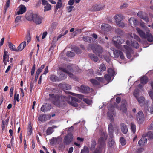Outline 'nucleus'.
Returning a JSON list of instances; mask_svg holds the SVG:
<instances>
[{"mask_svg":"<svg viewBox=\"0 0 153 153\" xmlns=\"http://www.w3.org/2000/svg\"><path fill=\"white\" fill-rule=\"evenodd\" d=\"M101 29L103 31L109 32L111 30L112 28L109 25L104 23L102 25Z\"/></svg>","mask_w":153,"mask_h":153,"instance_id":"14","label":"nucleus"},{"mask_svg":"<svg viewBox=\"0 0 153 153\" xmlns=\"http://www.w3.org/2000/svg\"><path fill=\"white\" fill-rule=\"evenodd\" d=\"M127 105V103L126 101L125 100H122L121 102V104L120 108L117 104H115L114 105L117 109L120 110L123 112L126 113L127 111L126 108Z\"/></svg>","mask_w":153,"mask_h":153,"instance_id":"4","label":"nucleus"},{"mask_svg":"<svg viewBox=\"0 0 153 153\" xmlns=\"http://www.w3.org/2000/svg\"><path fill=\"white\" fill-rule=\"evenodd\" d=\"M28 131L27 133V135L30 136L32 133V128L31 123H29L28 125Z\"/></svg>","mask_w":153,"mask_h":153,"instance_id":"35","label":"nucleus"},{"mask_svg":"<svg viewBox=\"0 0 153 153\" xmlns=\"http://www.w3.org/2000/svg\"><path fill=\"white\" fill-rule=\"evenodd\" d=\"M115 32L116 33L121 36H122L124 34V32L123 31L119 28H117L115 30Z\"/></svg>","mask_w":153,"mask_h":153,"instance_id":"44","label":"nucleus"},{"mask_svg":"<svg viewBox=\"0 0 153 153\" xmlns=\"http://www.w3.org/2000/svg\"><path fill=\"white\" fill-rule=\"evenodd\" d=\"M117 25L120 27H124L125 26V24L123 22H118L116 23Z\"/></svg>","mask_w":153,"mask_h":153,"instance_id":"59","label":"nucleus"},{"mask_svg":"<svg viewBox=\"0 0 153 153\" xmlns=\"http://www.w3.org/2000/svg\"><path fill=\"white\" fill-rule=\"evenodd\" d=\"M107 115L109 117V120L111 122H113L114 120L113 118V116H114V115L113 114V113L111 112H111H108L107 113Z\"/></svg>","mask_w":153,"mask_h":153,"instance_id":"47","label":"nucleus"},{"mask_svg":"<svg viewBox=\"0 0 153 153\" xmlns=\"http://www.w3.org/2000/svg\"><path fill=\"white\" fill-rule=\"evenodd\" d=\"M88 56L90 58L94 61L97 62L98 61V57L94 54H89Z\"/></svg>","mask_w":153,"mask_h":153,"instance_id":"34","label":"nucleus"},{"mask_svg":"<svg viewBox=\"0 0 153 153\" xmlns=\"http://www.w3.org/2000/svg\"><path fill=\"white\" fill-rule=\"evenodd\" d=\"M68 94H69L73 96L79 98H81L83 96V95H82L74 93L71 92H68Z\"/></svg>","mask_w":153,"mask_h":153,"instance_id":"53","label":"nucleus"},{"mask_svg":"<svg viewBox=\"0 0 153 153\" xmlns=\"http://www.w3.org/2000/svg\"><path fill=\"white\" fill-rule=\"evenodd\" d=\"M51 106L50 104L47 103L42 105L41 108V110L42 112H45L50 110L51 109Z\"/></svg>","mask_w":153,"mask_h":153,"instance_id":"11","label":"nucleus"},{"mask_svg":"<svg viewBox=\"0 0 153 153\" xmlns=\"http://www.w3.org/2000/svg\"><path fill=\"white\" fill-rule=\"evenodd\" d=\"M83 100L85 103L88 105H90L92 103V100L87 98H83Z\"/></svg>","mask_w":153,"mask_h":153,"instance_id":"58","label":"nucleus"},{"mask_svg":"<svg viewBox=\"0 0 153 153\" xmlns=\"http://www.w3.org/2000/svg\"><path fill=\"white\" fill-rule=\"evenodd\" d=\"M62 3L61 0H58V1L57 2L54 11L55 12H56L58 9H60L62 7Z\"/></svg>","mask_w":153,"mask_h":153,"instance_id":"27","label":"nucleus"},{"mask_svg":"<svg viewBox=\"0 0 153 153\" xmlns=\"http://www.w3.org/2000/svg\"><path fill=\"white\" fill-rule=\"evenodd\" d=\"M82 29H76V30L73 32L74 36H75L79 33H81L82 32Z\"/></svg>","mask_w":153,"mask_h":153,"instance_id":"56","label":"nucleus"},{"mask_svg":"<svg viewBox=\"0 0 153 153\" xmlns=\"http://www.w3.org/2000/svg\"><path fill=\"white\" fill-rule=\"evenodd\" d=\"M136 30L139 36L141 38H146V34L142 30L138 27L136 28Z\"/></svg>","mask_w":153,"mask_h":153,"instance_id":"25","label":"nucleus"},{"mask_svg":"<svg viewBox=\"0 0 153 153\" xmlns=\"http://www.w3.org/2000/svg\"><path fill=\"white\" fill-rule=\"evenodd\" d=\"M57 128V126L53 125L52 126L48 127L46 131V133L47 135H50L51 134L53 131V129Z\"/></svg>","mask_w":153,"mask_h":153,"instance_id":"19","label":"nucleus"},{"mask_svg":"<svg viewBox=\"0 0 153 153\" xmlns=\"http://www.w3.org/2000/svg\"><path fill=\"white\" fill-rule=\"evenodd\" d=\"M73 140L72 137L70 135H67L64 138L63 143L65 145H69Z\"/></svg>","mask_w":153,"mask_h":153,"instance_id":"15","label":"nucleus"},{"mask_svg":"<svg viewBox=\"0 0 153 153\" xmlns=\"http://www.w3.org/2000/svg\"><path fill=\"white\" fill-rule=\"evenodd\" d=\"M97 145L96 142L95 140H92L91 141V144L89 147L91 151H93L95 149V147Z\"/></svg>","mask_w":153,"mask_h":153,"instance_id":"36","label":"nucleus"},{"mask_svg":"<svg viewBox=\"0 0 153 153\" xmlns=\"http://www.w3.org/2000/svg\"><path fill=\"white\" fill-rule=\"evenodd\" d=\"M42 4L44 6V11L46 12L50 10L51 8V5L46 0H41Z\"/></svg>","mask_w":153,"mask_h":153,"instance_id":"8","label":"nucleus"},{"mask_svg":"<svg viewBox=\"0 0 153 153\" xmlns=\"http://www.w3.org/2000/svg\"><path fill=\"white\" fill-rule=\"evenodd\" d=\"M88 148L87 147H84L83 149L81 151V153H89Z\"/></svg>","mask_w":153,"mask_h":153,"instance_id":"52","label":"nucleus"},{"mask_svg":"<svg viewBox=\"0 0 153 153\" xmlns=\"http://www.w3.org/2000/svg\"><path fill=\"white\" fill-rule=\"evenodd\" d=\"M71 88V85L68 84L65 85L64 87V89L66 90H69Z\"/></svg>","mask_w":153,"mask_h":153,"instance_id":"64","label":"nucleus"},{"mask_svg":"<svg viewBox=\"0 0 153 153\" xmlns=\"http://www.w3.org/2000/svg\"><path fill=\"white\" fill-rule=\"evenodd\" d=\"M147 140V139L145 137H142L138 141V144L140 146H143L146 143Z\"/></svg>","mask_w":153,"mask_h":153,"instance_id":"22","label":"nucleus"},{"mask_svg":"<svg viewBox=\"0 0 153 153\" xmlns=\"http://www.w3.org/2000/svg\"><path fill=\"white\" fill-rule=\"evenodd\" d=\"M104 148L97 145L96 149L94 150L93 153H102L103 149Z\"/></svg>","mask_w":153,"mask_h":153,"instance_id":"31","label":"nucleus"},{"mask_svg":"<svg viewBox=\"0 0 153 153\" xmlns=\"http://www.w3.org/2000/svg\"><path fill=\"white\" fill-rule=\"evenodd\" d=\"M148 81V77L145 76H143L140 79V82L141 84L143 85L146 84Z\"/></svg>","mask_w":153,"mask_h":153,"instance_id":"29","label":"nucleus"},{"mask_svg":"<svg viewBox=\"0 0 153 153\" xmlns=\"http://www.w3.org/2000/svg\"><path fill=\"white\" fill-rule=\"evenodd\" d=\"M50 79L53 82H56L59 81L58 77L54 75L51 74L50 76Z\"/></svg>","mask_w":153,"mask_h":153,"instance_id":"33","label":"nucleus"},{"mask_svg":"<svg viewBox=\"0 0 153 153\" xmlns=\"http://www.w3.org/2000/svg\"><path fill=\"white\" fill-rule=\"evenodd\" d=\"M108 110L111 111V112L113 113V114L114 116H116V113L114 111V107L112 104H110L108 105Z\"/></svg>","mask_w":153,"mask_h":153,"instance_id":"28","label":"nucleus"},{"mask_svg":"<svg viewBox=\"0 0 153 153\" xmlns=\"http://www.w3.org/2000/svg\"><path fill=\"white\" fill-rule=\"evenodd\" d=\"M66 55L69 57L71 58L74 57L75 54L73 52L70 51H68L67 52Z\"/></svg>","mask_w":153,"mask_h":153,"instance_id":"49","label":"nucleus"},{"mask_svg":"<svg viewBox=\"0 0 153 153\" xmlns=\"http://www.w3.org/2000/svg\"><path fill=\"white\" fill-rule=\"evenodd\" d=\"M82 38L84 41L86 42H90L92 39V38L91 37H89L87 36H84Z\"/></svg>","mask_w":153,"mask_h":153,"instance_id":"46","label":"nucleus"},{"mask_svg":"<svg viewBox=\"0 0 153 153\" xmlns=\"http://www.w3.org/2000/svg\"><path fill=\"white\" fill-rule=\"evenodd\" d=\"M14 89V87H11L10 88L9 92V94L10 97H12L13 96Z\"/></svg>","mask_w":153,"mask_h":153,"instance_id":"61","label":"nucleus"},{"mask_svg":"<svg viewBox=\"0 0 153 153\" xmlns=\"http://www.w3.org/2000/svg\"><path fill=\"white\" fill-rule=\"evenodd\" d=\"M58 25L57 22H54L52 23L51 25V27L53 29H55Z\"/></svg>","mask_w":153,"mask_h":153,"instance_id":"60","label":"nucleus"},{"mask_svg":"<svg viewBox=\"0 0 153 153\" xmlns=\"http://www.w3.org/2000/svg\"><path fill=\"white\" fill-rule=\"evenodd\" d=\"M128 21L131 25H132L135 27L137 25V20L135 18H131L129 19Z\"/></svg>","mask_w":153,"mask_h":153,"instance_id":"21","label":"nucleus"},{"mask_svg":"<svg viewBox=\"0 0 153 153\" xmlns=\"http://www.w3.org/2000/svg\"><path fill=\"white\" fill-rule=\"evenodd\" d=\"M74 50L77 54H81L82 52V51L80 49L76 46L74 48Z\"/></svg>","mask_w":153,"mask_h":153,"instance_id":"45","label":"nucleus"},{"mask_svg":"<svg viewBox=\"0 0 153 153\" xmlns=\"http://www.w3.org/2000/svg\"><path fill=\"white\" fill-rule=\"evenodd\" d=\"M49 97L48 99V100L58 107L65 105L66 102H69V98L63 95L51 93L49 94Z\"/></svg>","mask_w":153,"mask_h":153,"instance_id":"1","label":"nucleus"},{"mask_svg":"<svg viewBox=\"0 0 153 153\" xmlns=\"http://www.w3.org/2000/svg\"><path fill=\"white\" fill-rule=\"evenodd\" d=\"M69 98V102H67L68 103L70 104L71 105L75 107H77L78 106V104L77 102H75V101L71 100V101L70 102V98L69 97H68Z\"/></svg>","mask_w":153,"mask_h":153,"instance_id":"42","label":"nucleus"},{"mask_svg":"<svg viewBox=\"0 0 153 153\" xmlns=\"http://www.w3.org/2000/svg\"><path fill=\"white\" fill-rule=\"evenodd\" d=\"M35 64H34L33 65L32 69L31 71V75H33L35 71Z\"/></svg>","mask_w":153,"mask_h":153,"instance_id":"63","label":"nucleus"},{"mask_svg":"<svg viewBox=\"0 0 153 153\" xmlns=\"http://www.w3.org/2000/svg\"><path fill=\"white\" fill-rule=\"evenodd\" d=\"M113 54L114 57L116 58H118L120 57L121 59L123 60L125 59L123 53L119 50H114Z\"/></svg>","mask_w":153,"mask_h":153,"instance_id":"7","label":"nucleus"},{"mask_svg":"<svg viewBox=\"0 0 153 153\" xmlns=\"http://www.w3.org/2000/svg\"><path fill=\"white\" fill-rule=\"evenodd\" d=\"M108 73L109 75L111 76H114L115 75V71L113 69L111 68H109L108 69Z\"/></svg>","mask_w":153,"mask_h":153,"instance_id":"43","label":"nucleus"},{"mask_svg":"<svg viewBox=\"0 0 153 153\" xmlns=\"http://www.w3.org/2000/svg\"><path fill=\"white\" fill-rule=\"evenodd\" d=\"M123 16L121 14H117L115 16V19L116 23L119 22L123 19Z\"/></svg>","mask_w":153,"mask_h":153,"instance_id":"24","label":"nucleus"},{"mask_svg":"<svg viewBox=\"0 0 153 153\" xmlns=\"http://www.w3.org/2000/svg\"><path fill=\"white\" fill-rule=\"evenodd\" d=\"M34 14L33 13H27L26 15V19L29 21H33L34 17Z\"/></svg>","mask_w":153,"mask_h":153,"instance_id":"30","label":"nucleus"},{"mask_svg":"<svg viewBox=\"0 0 153 153\" xmlns=\"http://www.w3.org/2000/svg\"><path fill=\"white\" fill-rule=\"evenodd\" d=\"M139 92V90L138 89H136L133 92V95L136 99L138 97Z\"/></svg>","mask_w":153,"mask_h":153,"instance_id":"48","label":"nucleus"},{"mask_svg":"<svg viewBox=\"0 0 153 153\" xmlns=\"http://www.w3.org/2000/svg\"><path fill=\"white\" fill-rule=\"evenodd\" d=\"M95 79H92L90 80V82L94 86H96L100 84V82H103L104 79L102 77H95Z\"/></svg>","mask_w":153,"mask_h":153,"instance_id":"5","label":"nucleus"},{"mask_svg":"<svg viewBox=\"0 0 153 153\" xmlns=\"http://www.w3.org/2000/svg\"><path fill=\"white\" fill-rule=\"evenodd\" d=\"M10 0H8L6 3V4L4 8L5 12H6L7 8L9 7L10 5Z\"/></svg>","mask_w":153,"mask_h":153,"instance_id":"51","label":"nucleus"},{"mask_svg":"<svg viewBox=\"0 0 153 153\" xmlns=\"http://www.w3.org/2000/svg\"><path fill=\"white\" fill-rule=\"evenodd\" d=\"M139 104L141 106H143L145 104V100L144 97L142 96L137 98Z\"/></svg>","mask_w":153,"mask_h":153,"instance_id":"23","label":"nucleus"},{"mask_svg":"<svg viewBox=\"0 0 153 153\" xmlns=\"http://www.w3.org/2000/svg\"><path fill=\"white\" fill-rule=\"evenodd\" d=\"M109 146L110 148H114L116 145V143L113 139H111V141L108 142Z\"/></svg>","mask_w":153,"mask_h":153,"instance_id":"41","label":"nucleus"},{"mask_svg":"<svg viewBox=\"0 0 153 153\" xmlns=\"http://www.w3.org/2000/svg\"><path fill=\"white\" fill-rule=\"evenodd\" d=\"M90 91V88L89 87L84 86H81L79 89L80 92L85 94L88 93Z\"/></svg>","mask_w":153,"mask_h":153,"instance_id":"17","label":"nucleus"},{"mask_svg":"<svg viewBox=\"0 0 153 153\" xmlns=\"http://www.w3.org/2000/svg\"><path fill=\"white\" fill-rule=\"evenodd\" d=\"M131 129L133 133H135L136 132V126L134 124L131 123Z\"/></svg>","mask_w":153,"mask_h":153,"instance_id":"55","label":"nucleus"},{"mask_svg":"<svg viewBox=\"0 0 153 153\" xmlns=\"http://www.w3.org/2000/svg\"><path fill=\"white\" fill-rule=\"evenodd\" d=\"M9 47L10 50L12 51L16 52V49L14 45L10 42H8Z\"/></svg>","mask_w":153,"mask_h":153,"instance_id":"40","label":"nucleus"},{"mask_svg":"<svg viewBox=\"0 0 153 153\" xmlns=\"http://www.w3.org/2000/svg\"><path fill=\"white\" fill-rule=\"evenodd\" d=\"M120 142L122 146H124L126 144V141L125 139L123 137H121L120 139Z\"/></svg>","mask_w":153,"mask_h":153,"instance_id":"54","label":"nucleus"},{"mask_svg":"<svg viewBox=\"0 0 153 153\" xmlns=\"http://www.w3.org/2000/svg\"><path fill=\"white\" fill-rule=\"evenodd\" d=\"M122 132L124 134H126L128 132L127 128L126 125L123 123H122L120 124Z\"/></svg>","mask_w":153,"mask_h":153,"instance_id":"20","label":"nucleus"},{"mask_svg":"<svg viewBox=\"0 0 153 153\" xmlns=\"http://www.w3.org/2000/svg\"><path fill=\"white\" fill-rule=\"evenodd\" d=\"M131 45L136 49L138 48L139 47V44L135 41H131Z\"/></svg>","mask_w":153,"mask_h":153,"instance_id":"38","label":"nucleus"},{"mask_svg":"<svg viewBox=\"0 0 153 153\" xmlns=\"http://www.w3.org/2000/svg\"><path fill=\"white\" fill-rule=\"evenodd\" d=\"M33 21L36 24H40L42 22V19L38 15L34 14V17L33 20Z\"/></svg>","mask_w":153,"mask_h":153,"instance_id":"13","label":"nucleus"},{"mask_svg":"<svg viewBox=\"0 0 153 153\" xmlns=\"http://www.w3.org/2000/svg\"><path fill=\"white\" fill-rule=\"evenodd\" d=\"M26 44L25 41L22 42L18 46L17 48L16 49V52L22 51L26 46Z\"/></svg>","mask_w":153,"mask_h":153,"instance_id":"18","label":"nucleus"},{"mask_svg":"<svg viewBox=\"0 0 153 153\" xmlns=\"http://www.w3.org/2000/svg\"><path fill=\"white\" fill-rule=\"evenodd\" d=\"M136 118L138 121H140V123L143 121L144 120V115L142 111H139L136 115Z\"/></svg>","mask_w":153,"mask_h":153,"instance_id":"12","label":"nucleus"},{"mask_svg":"<svg viewBox=\"0 0 153 153\" xmlns=\"http://www.w3.org/2000/svg\"><path fill=\"white\" fill-rule=\"evenodd\" d=\"M51 118V115H45L44 114H41L38 118L39 120L40 121H45L50 120Z\"/></svg>","mask_w":153,"mask_h":153,"instance_id":"9","label":"nucleus"},{"mask_svg":"<svg viewBox=\"0 0 153 153\" xmlns=\"http://www.w3.org/2000/svg\"><path fill=\"white\" fill-rule=\"evenodd\" d=\"M111 76L108 74H106L104 75V78L107 81L110 82L111 80Z\"/></svg>","mask_w":153,"mask_h":153,"instance_id":"57","label":"nucleus"},{"mask_svg":"<svg viewBox=\"0 0 153 153\" xmlns=\"http://www.w3.org/2000/svg\"><path fill=\"white\" fill-rule=\"evenodd\" d=\"M112 41L114 45L118 48L119 45L122 44V39L120 37L118 36H114L113 37Z\"/></svg>","mask_w":153,"mask_h":153,"instance_id":"6","label":"nucleus"},{"mask_svg":"<svg viewBox=\"0 0 153 153\" xmlns=\"http://www.w3.org/2000/svg\"><path fill=\"white\" fill-rule=\"evenodd\" d=\"M148 137V139L151 140L153 138V133L151 131L148 132L145 135V137Z\"/></svg>","mask_w":153,"mask_h":153,"instance_id":"39","label":"nucleus"},{"mask_svg":"<svg viewBox=\"0 0 153 153\" xmlns=\"http://www.w3.org/2000/svg\"><path fill=\"white\" fill-rule=\"evenodd\" d=\"M26 11V7L25 6L21 5L19 11L17 12L18 15L22 14L25 12Z\"/></svg>","mask_w":153,"mask_h":153,"instance_id":"26","label":"nucleus"},{"mask_svg":"<svg viewBox=\"0 0 153 153\" xmlns=\"http://www.w3.org/2000/svg\"><path fill=\"white\" fill-rule=\"evenodd\" d=\"M9 54H8V52L5 50L4 52L3 60L4 63L5 65H7L6 62H9Z\"/></svg>","mask_w":153,"mask_h":153,"instance_id":"16","label":"nucleus"},{"mask_svg":"<svg viewBox=\"0 0 153 153\" xmlns=\"http://www.w3.org/2000/svg\"><path fill=\"white\" fill-rule=\"evenodd\" d=\"M108 135L104 132L103 133V135L100 137L97 141V145L104 148L106 146L105 141L107 139Z\"/></svg>","mask_w":153,"mask_h":153,"instance_id":"3","label":"nucleus"},{"mask_svg":"<svg viewBox=\"0 0 153 153\" xmlns=\"http://www.w3.org/2000/svg\"><path fill=\"white\" fill-rule=\"evenodd\" d=\"M102 71H105L106 69V67L105 65L103 63L100 65L99 68Z\"/></svg>","mask_w":153,"mask_h":153,"instance_id":"50","label":"nucleus"},{"mask_svg":"<svg viewBox=\"0 0 153 153\" xmlns=\"http://www.w3.org/2000/svg\"><path fill=\"white\" fill-rule=\"evenodd\" d=\"M105 7V5L102 4H96L92 7L94 11H100L103 9Z\"/></svg>","mask_w":153,"mask_h":153,"instance_id":"10","label":"nucleus"},{"mask_svg":"<svg viewBox=\"0 0 153 153\" xmlns=\"http://www.w3.org/2000/svg\"><path fill=\"white\" fill-rule=\"evenodd\" d=\"M31 39V36H30V31H28L25 38V40H27V42L28 43H29Z\"/></svg>","mask_w":153,"mask_h":153,"instance_id":"37","label":"nucleus"},{"mask_svg":"<svg viewBox=\"0 0 153 153\" xmlns=\"http://www.w3.org/2000/svg\"><path fill=\"white\" fill-rule=\"evenodd\" d=\"M71 100H73L76 102H80V101L79 99H78L77 98H76L74 97H71Z\"/></svg>","mask_w":153,"mask_h":153,"instance_id":"62","label":"nucleus"},{"mask_svg":"<svg viewBox=\"0 0 153 153\" xmlns=\"http://www.w3.org/2000/svg\"><path fill=\"white\" fill-rule=\"evenodd\" d=\"M88 48H91L93 53L99 57H102L103 49L101 46L97 45L90 44L88 45Z\"/></svg>","mask_w":153,"mask_h":153,"instance_id":"2","label":"nucleus"},{"mask_svg":"<svg viewBox=\"0 0 153 153\" xmlns=\"http://www.w3.org/2000/svg\"><path fill=\"white\" fill-rule=\"evenodd\" d=\"M146 39L148 41L150 42H153V36L149 32L146 33Z\"/></svg>","mask_w":153,"mask_h":153,"instance_id":"32","label":"nucleus"}]
</instances>
